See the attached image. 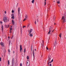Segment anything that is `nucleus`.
<instances>
[{
	"mask_svg": "<svg viewBox=\"0 0 66 66\" xmlns=\"http://www.w3.org/2000/svg\"><path fill=\"white\" fill-rule=\"evenodd\" d=\"M66 13L64 14V16H62V20L63 22L64 23V22H66Z\"/></svg>",
	"mask_w": 66,
	"mask_h": 66,
	"instance_id": "nucleus-1",
	"label": "nucleus"
},
{
	"mask_svg": "<svg viewBox=\"0 0 66 66\" xmlns=\"http://www.w3.org/2000/svg\"><path fill=\"white\" fill-rule=\"evenodd\" d=\"M3 20L5 22H9V19H7V17H4V18Z\"/></svg>",
	"mask_w": 66,
	"mask_h": 66,
	"instance_id": "nucleus-2",
	"label": "nucleus"
},
{
	"mask_svg": "<svg viewBox=\"0 0 66 66\" xmlns=\"http://www.w3.org/2000/svg\"><path fill=\"white\" fill-rule=\"evenodd\" d=\"M18 15H19V22H20V21L19 20H20V15H19L20 14V8L19 7L18 8Z\"/></svg>",
	"mask_w": 66,
	"mask_h": 66,
	"instance_id": "nucleus-3",
	"label": "nucleus"
},
{
	"mask_svg": "<svg viewBox=\"0 0 66 66\" xmlns=\"http://www.w3.org/2000/svg\"><path fill=\"white\" fill-rule=\"evenodd\" d=\"M27 65V66H29V65H30V62L29 61V60H27V61L26 63Z\"/></svg>",
	"mask_w": 66,
	"mask_h": 66,
	"instance_id": "nucleus-4",
	"label": "nucleus"
},
{
	"mask_svg": "<svg viewBox=\"0 0 66 66\" xmlns=\"http://www.w3.org/2000/svg\"><path fill=\"white\" fill-rule=\"evenodd\" d=\"M12 65H14V58H13L12 59Z\"/></svg>",
	"mask_w": 66,
	"mask_h": 66,
	"instance_id": "nucleus-5",
	"label": "nucleus"
},
{
	"mask_svg": "<svg viewBox=\"0 0 66 66\" xmlns=\"http://www.w3.org/2000/svg\"><path fill=\"white\" fill-rule=\"evenodd\" d=\"M11 16L12 17L11 18H12V19H14V14L13 13L12 14Z\"/></svg>",
	"mask_w": 66,
	"mask_h": 66,
	"instance_id": "nucleus-6",
	"label": "nucleus"
},
{
	"mask_svg": "<svg viewBox=\"0 0 66 66\" xmlns=\"http://www.w3.org/2000/svg\"><path fill=\"white\" fill-rule=\"evenodd\" d=\"M4 43L1 42V43L0 45H1V46H2V47H4Z\"/></svg>",
	"mask_w": 66,
	"mask_h": 66,
	"instance_id": "nucleus-7",
	"label": "nucleus"
},
{
	"mask_svg": "<svg viewBox=\"0 0 66 66\" xmlns=\"http://www.w3.org/2000/svg\"><path fill=\"white\" fill-rule=\"evenodd\" d=\"M20 52H21V51L22 50V45H20Z\"/></svg>",
	"mask_w": 66,
	"mask_h": 66,
	"instance_id": "nucleus-8",
	"label": "nucleus"
},
{
	"mask_svg": "<svg viewBox=\"0 0 66 66\" xmlns=\"http://www.w3.org/2000/svg\"><path fill=\"white\" fill-rule=\"evenodd\" d=\"M50 55H49L48 58V61H50V60H51V56H50Z\"/></svg>",
	"mask_w": 66,
	"mask_h": 66,
	"instance_id": "nucleus-9",
	"label": "nucleus"
},
{
	"mask_svg": "<svg viewBox=\"0 0 66 66\" xmlns=\"http://www.w3.org/2000/svg\"><path fill=\"white\" fill-rule=\"evenodd\" d=\"M32 54H33V55L34 56H34H35V55H34V50H33V51H32Z\"/></svg>",
	"mask_w": 66,
	"mask_h": 66,
	"instance_id": "nucleus-10",
	"label": "nucleus"
},
{
	"mask_svg": "<svg viewBox=\"0 0 66 66\" xmlns=\"http://www.w3.org/2000/svg\"><path fill=\"white\" fill-rule=\"evenodd\" d=\"M12 23L13 25H14L15 24V22L13 20H12Z\"/></svg>",
	"mask_w": 66,
	"mask_h": 66,
	"instance_id": "nucleus-11",
	"label": "nucleus"
},
{
	"mask_svg": "<svg viewBox=\"0 0 66 66\" xmlns=\"http://www.w3.org/2000/svg\"><path fill=\"white\" fill-rule=\"evenodd\" d=\"M54 46L55 47L56 46V41H55V42H54Z\"/></svg>",
	"mask_w": 66,
	"mask_h": 66,
	"instance_id": "nucleus-12",
	"label": "nucleus"
},
{
	"mask_svg": "<svg viewBox=\"0 0 66 66\" xmlns=\"http://www.w3.org/2000/svg\"><path fill=\"white\" fill-rule=\"evenodd\" d=\"M1 28L2 31L3 32V25H2V26Z\"/></svg>",
	"mask_w": 66,
	"mask_h": 66,
	"instance_id": "nucleus-13",
	"label": "nucleus"
},
{
	"mask_svg": "<svg viewBox=\"0 0 66 66\" xmlns=\"http://www.w3.org/2000/svg\"><path fill=\"white\" fill-rule=\"evenodd\" d=\"M28 17V15H26L25 16V18H26V19H27Z\"/></svg>",
	"mask_w": 66,
	"mask_h": 66,
	"instance_id": "nucleus-14",
	"label": "nucleus"
},
{
	"mask_svg": "<svg viewBox=\"0 0 66 66\" xmlns=\"http://www.w3.org/2000/svg\"><path fill=\"white\" fill-rule=\"evenodd\" d=\"M44 41H43V44L42 45L41 44V46H42V47L43 48V47H44Z\"/></svg>",
	"mask_w": 66,
	"mask_h": 66,
	"instance_id": "nucleus-15",
	"label": "nucleus"
},
{
	"mask_svg": "<svg viewBox=\"0 0 66 66\" xmlns=\"http://www.w3.org/2000/svg\"><path fill=\"white\" fill-rule=\"evenodd\" d=\"M50 28H50L49 31L48 33V34H51V33H50L51 32V31L50 30H51V29H50Z\"/></svg>",
	"mask_w": 66,
	"mask_h": 66,
	"instance_id": "nucleus-16",
	"label": "nucleus"
},
{
	"mask_svg": "<svg viewBox=\"0 0 66 66\" xmlns=\"http://www.w3.org/2000/svg\"><path fill=\"white\" fill-rule=\"evenodd\" d=\"M56 3L58 4H60V1H58L57 2H56Z\"/></svg>",
	"mask_w": 66,
	"mask_h": 66,
	"instance_id": "nucleus-17",
	"label": "nucleus"
},
{
	"mask_svg": "<svg viewBox=\"0 0 66 66\" xmlns=\"http://www.w3.org/2000/svg\"><path fill=\"white\" fill-rule=\"evenodd\" d=\"M32 30H33V29H31L30 30V31L29 32V33H31V32L32 31Z\"/></svg>",
	"mask_w": 66,
	"mask_h": 66,
	"instance_id": "nucleus-18",
	"label": "nucleus"
},
{
	"mask_svg": "<svg viewBox=\"0 0 66 66\" xmlns=\"http://www.w3.org/2000/svg\"><path fill=\"white\" fill-rule=\"evenodd\" d=\"M29 36L30 37H32L33 36V35L32 34H30Z\"/></svg>",
	"mask_w": 66,
	"mask_h": 66,
	"instance_id": "nucleus-19",
	"label": "nucleus"
},
{
	"mask_svg": "<svg viewBox=\"0 0 66 66\" xmlns=\"http://www.w3.org/2000/svg\"><path fill=\"white\" fill-rule=\"evenodd\" d=\"M5 28H9V27H8V26L6 25H5Z\"/></svg>",
	"mask_w": 66,
	"mask_h": 66,
	"instance_id": "nucleus-20",
	"label": "nucleus"
},
{
	"mask_svg": "<svg viewBox=\"0 0 66 66\" xmlns=\"http://www.w3.org/2000/svg\"><path fill=\"white\" fill-rule=\"evenodd\" d=\"M34 1H35L34 0H32L31 1V3H34Z\"/></svg>",
	"mask_w": 66,
	"mask_h": 66,
	"instance_id": "nucleus-21",
	"label": "nucleus"
},
{
	"mask_svg": "<svg viewBox=\"0 0 66 66\" xmlns=\"http://www.w3.org/2000/svg\"><path fill=\"white\" fill-rule=\"evenodd\" d=\"M46 4H47V3H46V2L45 1L44 2V6H45V5H46Z\"/></svg>",
	"mask_w": 66,
	"mask_h": 66,
	"instance_id": "nucleus-22",
	"label": "nucleus"
},
{
	"mask_svg": "<svg viewBox=\"0 0 66 66\" xmlns=\"http://www.w3.org/2000/svg\"><path fill=\"white\" fill-rule=\"evenodd\" d=\"M26 52V48H25L24 49L23 52L24 53H25V52Z\"/></svg>",
	"mask_w": 66,
	"mask_h": 66,
	"instance_id": "nucleus-23",
	"label": "nucleus"
},
{
	"mask_svg": "<svg viewBox=\"0 0 66 66\" xmlns=\"http://www.w3.org/2000/svg\"><path fill=\"white\" fill-rule=\"evenodd\" d=\"M8 64L9 65H10V61L9 60L8 61Z\"/></svg>",
	"mask_w": 66,
	"mask_h": 66,
	"instance_id": "nucleus-24",
	"label": "nucleus"
},
{
	"mask_svg": "<svg viewBox=\"0 0 66 66\" xmlns=\"http://www.w3.org/2000/svg\"><path fill=\"white\" fill-rule=\"evenodd\" d=\"M61 36H62V33H60L59 35L60 37H61Z\"/></svg>",
	"mask_w": 66,
	"mask_h": 66,
	"instance_id": "nucleus-25",
	"label": "nucleus"
},
{
	"mask_svg": "<svg viewBox=\"0 0 66 66\" xmlns=\"http://www.w3.org/2000/svg\"><path fill=\"white\" fill-rule=\"evenodd\" d=\"M27 60H29V57L28 56H27Z\"/></svg>",
	"mask_w": 66,
	"mask_h": 66,
	"instance_id": "nucleus-26",
	"label": "nucleus"
},
{
	"mask_svg": "<svg viewBox=\"0 0 66 66\" xmlns=\"http://www.w3.org/2000/svg\"><path fill=\"white\" fill-rule=\"evenodd\" d=\"M26 19H26V18H24V20H23V21H25V20H26Z\"/></svg>",
	"mask_w": 66,
	"mask_h": 66,
	"instance_id": "nucleus-27",
	"label": "nucleus"
},
{
	"mask_svg": "<svg viewBox=\"0 0 66 66\" xmlns=\"http://www.w3.org/2000/svg\"><path fill=\"white\" fill-rule=\"evenodd\" d=\"M9 45H10V44L11 43V40H10L9 41Z\"/></svg>",
	"mask_w": 66,
	"mask_h": 66,
	"instance_id": "nucleus-28",
	"label": "nucleus"
},
{
	"mask_svg": "<svg viewBox=\"0 0 66 66\" xmlns=\"http://www.w3.org/2000/svg\"><path fill=\"white\" fill-rule=\"evenodd\" d=\"M12 13H13L14 12V11L13 10L12 11Z\"/></svg>",
	"mask_w": 66,
	"mask_h": 66,
	"instance_id": "nucleus-29",
	"label": "nucleus"
},
{
	"mask_svg": "<svg viewBox=\"0 0 66 66\" xmlns=\"http://www.w3.org/2000/svg\"><path fill=\"white\" fill-rule=\"evenodd\" d=\"M49 62H50V61H48V63H47V64L48 65H49Z\"/></svg>",
	"mask_w": 66,
	"mask_h": 66,
	"instance_id": "nucleus-30",
	"label": "nucleus"
},
{
	"mask_svg": "<svg viewBox=\"0 0 66 66\" xmlns=\"http://www.w3.org/2000/svg\"><path fill=\"white\" fill-rule=\"evenodd\" d=\"M13 37H14V36L13 35L12 37L11 38V39H12Z\"/></svg>",
	"mask_w": 66,
	"mask_h": 66,
	"instance_id": "nucleus-31",
	"label": "nucleus"
},
{
	"mask_svg": "<svg viewBox=\"0 0 66 66\" xmlns=\"http://www.w3.org/2000/svg\"><path fill=\"white\" fill-rule=\"evenodd\" d=\"M22 29V27H21V33H22V31L21 30V29Z\"/></svg>",
	"mask_w": 66,
	"mask_h": 66,
	"instance_id": "nucleus-32",
	"label": "nucleus"
},
{
	"mask_svg": "<svg viewBox=\"0 0 66 66\" xmlns=\"http://www.w3.org/2000/svg\"><path fill=\"white\" fill-rule=\"evenodd\" d=\"M46 49L47 50H48V47H47V46L46 47Z\"/></svg>",
	"mask_w": 66,
	"mask_h": 66,
	"instance_id": "nucleus-33",
	"label": "nucleus"
},
{
	"mask_svg": "<svg viewBox=\"0 0 66 66\" xmlns=\"http://www.w3.org/2000/svg\"><path fill=\"white\" fill-rule=\"evenodd\" d=\"M0 23H1V24H2V21H0Z\"/></svg>",
	"mask_w": 66,
	"mask_h": 66,
	"instance_id": "nucleus-34",
	"label": "nucleus"
},
{
	"mask_svg": "<svg viewBox=\"0 0 66 66\" xmlns=\"http://www.w3.org/2000/svg\"><path fill=\"white\" fill-rule=\"evenodd\" d=\"M8 52L9 53L10 52V50H8Z\"/></svg>",
	"mask_w": 66,
	"mask_h": 66,
	"instance_id": "nucleus-35",
	"label": "nucleus"
},
{
	"mask_svg": "<svg viewBox=\"0 0 66 66\" xmlns=\"http://www.w3.org/2000/svg\"><path fill=\"white\" fill-rule=\"evenodd\" d=\"M1 61V57H0V62Z\"/></svg>",
	"mask_w": 66,
	"mask_h": 66,
	"instance_id": "nucleus-36",
	"label": "nucleus"
},
{
	"mask_svg": "<svg viewBox=\"0 0 66 66\" xmlns=\"http://www.w3.org/2000/svg\"><path fill=\"white\" fill-rule=\"evenodd\" d=\"M53 59H52L51 61L52 62H53Z\"/></svg>",
	"mask_w": 66,
	"mask_h": 66,
	"instance_id": "nucleus-37",
	"label": "nucleus"
},
{
	"mask_svg": "<svg viewBox=\"0 0 66 66\" xmlns=\"http://www.w3.org/2000/svg\"><path fill=\"white\" fill-rule=\"evenodd\" d=\"M12 30V28H10V31H11V30Z\"/></svg>",
	"mask_w": 66,
	"mask_h": 66,
	"instance_id": "nucleus-38",
	"label": "nucleus"
},
{
	"mask_svg": "<svg viewBox=\"0 0 66 66\" xmlns=\"http://www.w3.org/2000/svg\"><path fill=\"white\" fill-rule=\"evenodd\" d=\"M50 66H52V65L51 64H50Z\"/></svg>",
	"mask_w": 66,
	"mask_h": 66,
	"instance_id": "nucleus-39",
	"label": "nucleus"
},
{
	"mask_svg": "<svg viewBox=\"0 0 66 66\" xmlns=\"http://www.w3.org/2000/svg\"><path fill=\"white\" fill-rule=\"evenodd\" d=\"M20 66H22V64L21 63L20 64Z\"/></svg>",
	"mask_w": 66,
	"mask_h": 66,
	"instance_id": "nucleus-40",
	"label": "nucleus"
},
{
	"mask_svg": "<svg viewBox=\"0 0 66 66\" xmlns=\"http://www.w3.org/2000/svg\"><path fill=\"white\" fill-rule=\"evenodd\" d=\"M24 27H26V26H23V28H24Z\"/></svg>",
	"mask_w": 66,
	"mask_h": 66,
	"instance_id": "nucleus-41",
	"label": "nucleus"
},
{
	"mask_svg": "<svg viewBox=\"0 0 66 66\" xmlns=\"http://www.w3.org/2000/svg\"><path fill=\"white\" fill-rule=\"evenodd\" d=\"M50 49H48V51H50Z\"/></svg>",
	"mask_w": 66,
	"mask_h": 66,
	"instance_id": "nucleus-42",
	"label": "nucleus"
},
{
	"mask_svg": "<svg viewBox=\"0 0 66 66\" xmlns=\"http://www.w3.org/2000/svg\"><path fill=\"white\" fill-rule=\"evenodd\" d=\"M5 14H6V11H5Z\"/></svg>",
	"mask_w": 66,
	"mask_h": 66,
	"instance_id": "nucleus-43",
	"label": "nucleus"
},
{
	"mask_svg": "<svg viewBox=\"0 0 66 66\" xmlns=\"http://www.w3.org/2000/svg\"><path fill=\"white\" fill-rule=\"evenodd\" d=\"M53 20H54V17L53 18Z\"/></svg>",
	"mask_w": 66,
	"mask_h": 66,
	"instance_id": "nucleus-44",
	"label": "nucleus"
},
{
	"mask_svg": "<svg viewBox=\"0 0 66 66\" xmlns=\"http://www.w3.org/2000/svg\"><path fill=\"white\" fill-rule=\"evenodd\" d=\"M54 31V30H53L52 31V32H53V31Z\"/></svg>",
	"mask_w": 66,
	"mask_h": 66,
	"instance_id": "nucleus-45",
	"label": "nucleus"
},
{
	"mask_svg": "<svg viewBox=\"0 0 66 66\" xmlns=\"http://www.w3.org/2000/svg\"><path fill=\"white\" fill-rule=\"evenodd\" d=\"M52 62L51 61H50V62H49V63H50V64L51 63H52Z\"/></svg>",
	"mask_w": 66,
	"mask_h": 66,
	"instance_id": "nucleus-46",
	"label": "nucleus"
},
{
	"mask_svg": "<svg viewBox=\"0 0 66 66\" xmlns=\"http://www.w3.org/2000/svg\"><path fill=\"white\" fill-rule=\"evenodd\" d=\"M16 49H18V46L16 47Z\"/></svg>",
	"mask_w": 66,
	"mask_h": 66,
	"instance_id": "nucleus-47",
	"label": "nucleus"
},
{
	"mask_svg": "<svg viewBox=\"0 0 66 66\" xmlns=\"http://www.w3.org/2000/svg\"><path fill=\"white\" fill-rule=\"evenodd\" d=\"M13 53H15V51H13Z\"/></svg>",
	"mask_w": 66,
	"mask_h": 66,
	"instance_id": "nucleus-48",
	"label": "nucleus"
},
{
	"mask_svg": "<svg viewBox=\"0 0 66 66\" xmlns=\"http://www.w3.org/2000/svg\"><path fill=\"white\" fill-rule=\"evenodd\" d=\"M35 24H36V21H35Z\"/></svg>",
	"mask_w": 66,
	"mask_h": 66,
	"instance_id": "nucleus-49",
	"label": "nucleus"
},
{
	"mask_svg": "<svg viewBox=\"0 0 66 66\" xmlns=\"http://www.w3.org/2000/svg\"><path fill=\"white\" fill-rule=\"evenodd\" d=\"M10 33H12V31L11 30H10Z\"/></svg>",
	"mask_w": 66,
	"mask_h": 66,
	"instance_id": "nucleus-50",
	"label": "nucleus"
},
{
	"mask_svg": "<svg viewBox=\"0 0 66 66\" xmlns=\"http://www.w3.org/2000/svg\"><path fill=\"white\" fill-rule=\"evenodd\" d=\"M29 25H28V26H27V27H29Z\"/></svg>",
	"mask_w": 66,
	"mask_h": 66,
	"instance_id": "nucleus-51",
	"label": "nucleus"
},
{
	"mask_svg": "<svg viewBox=\"0 0 66 66\" xmlns=\"http://www.w3.org/2000/svg\"><path fill=\"white\" fill-rule=\"evenodd\" d=\"M10 37L9 36L8 37V38L9 39H10Z\"/></svg>",
	"mask_w": 66,
	"mask_h": 66,
	"instance_id": "nucleus-52",
	"label": "nucleus"
},
{
	"mask_svg": "<svg viewBox=\"0 0 66 66\" xmlns=\"http://www.w3.org/2000/svg\"><path fill=\"white\" fill-rule=\"evenodd\" d=\"M17 6H18V5H17L16 7H17Z\"/></svg>",
	"mask_w": 66,
	"mask_h": 66,
	"instance_id": "nucleus-53",
	"label": "nucleus"
},
{
	"mask_svg": "<svg viewBox=\"0 0 66 66\" xmlns=\"http://www.w3.org/2000/svg\"><path fill=\"white\" fill-rule=\"evenodd\" d=\"M37 22H38V19H37Z\"/></svg>",
	"mask_w": 66,
	"mask_h": 66,
	"instance_id": "nucleus-54",
	"label": "nucleus"
},
{
	"mask_svg": "<svg viewBox=\"0 0 66 66\" xmlns=\"http://www.w3.org/2000/svg\"><path fill=\"white\" fill-rule=\"evenodd\" d=\"M28 25H29V26H30V24H29Z\"/></svg>",
	"mask_w": 66,
	"mask_h": 66,
	"instance_id": "nucleus-55",
	"label": "nucleus"
},
{
	"mask_svg": "<svg viewBox=\"0 0 66 66\" xmlns=\"http://www.w3.org/2000/svg\"><path fill=\"white\" fill-rule=\"evenodd\" d=\"M55 19L54 20H55Z\"/></svg>",
	"mask_w": 66,
	"mask_h": 66,
	"instance_id": "nucleus-56",
	"label": "nucleus"
},
{
	"mask_svg": "<svg viewBox=\"0 0 66 66\" xmlns=\"http://www.w3.org/2000/svg\"><path fill=\"white\" fill-rule=\"evenodd\" d=\"M35 51H36V49H35Z\"/></svg>",
	"mask_w": 66,
	"mask_h": 66,
	"instance_id": "nucleus-57",
	"label": "nucleus"
},
{
	"mask_svg": "<svg viewBox=\"0 0 66 66\" xmlns=\"http://www.w3.org/2000/svg\"><path fill=\"white\" fill-rule=\"evenodd\" d=\"M51 28H52V29H53V28H52V27H51Z\"/></svg>",
	"mask_w": 66,
	"mask_h": 66,
	"instance_id": "nucleus-58",
	"label": "nucleus"
},
{
	"mask_svg": "<svg viewBox=\"0 0 66 66\" xmlns=\"http://www.w3.org/2000/svg\"><path fill=\"white\" fill-rule=\"evenodd\" d=\"M52 29H51L50 31H52Z\"/></svg>",
	"mask_w": 66,
	"mask_h": 66,
	"instance_id": "nucleus-59",
	"label": "nucleus"
},
{
	"mask_svg": "<svg viewBox=\"0 0 66 66\" xmlns=\"http://www.w3.org/2000/svg\"><path fill=\"white\" fill-rule=\"evenodd\" d=\"M31 51H32V47H31Z\"/></svg>",
	"mask_w": 66,
	"mask_h": 66,
	"instance_id": "nucleus-60",
	"label": "nucleus"
},
{
	"mask_svg": "<svg viewBox=\"0 0 66 66\" xmlns=\"http://www.w3.org/2000/svg\"><path fill=\"white\" fill-rule=\"evenodd\" d=\"M51 26L50 28V30H51Z\"/></svg>",
	"mask_w": 66,
	"mask_h": 66,
	"instance_id": "nucleus-61",
	"label": "nucleus"
},
{
	"mask_svg": "<svg viewBox=\"0 0 66 66\" xmlns=\"http://www.w3.org/2000/svg\"><path fill=\"white\" fill-rule=\"evenodd\" d=\"M47 18H48V16H47Z\"/></svg>",
	"mask_w": 66,
	"mask_h": 66,
	"instance_id": "nucleus-62",
	"label": "nucleus"
},
{
	"mask_svg": "<svg viewBox=\"0 0 66 66\" xmlns=\"http://www.w3.org/2000/svg\"><path fill=\"white\" fill-rule=\"evenodd\" d=\"M45 1H46V0H45Z\"/></svg>",
	"mask_w": 66,
	"mask_h": 66,
	"instance_id": "nucleus-63",
	"label": "nucleus"
},
{
	"mask_svg": "<svg viewBox=\"0 0 66 66\" xmlns=\"http://www.w3.org/2000/svg\"><path fill=\"white\" fill-rule=\"evenodd\" d=\"M55 25V23H54V25Z\"/></svg>",
	"mask_w": 66,
	"mask_h": 66,
	"instance_id": "nucleus-64",
	"label": "nucleus"
}]
</instances>
